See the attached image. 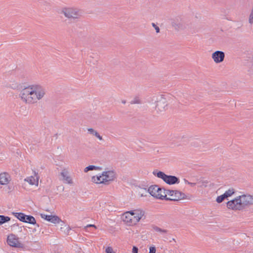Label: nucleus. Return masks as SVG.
<instances>
[{
    "label": "nucleus",
    "instance_id": "1",
    "mask_svg": "<svg viewBox=\"0 0 253 253\" xmlns=\"http://www.w3.org/2000/svg\"><path fill=\"white\" fill-rule=\"evenodd\" d=\"M45 95L46 90L42 85L39 84H32L24 86L20 90L19 96L22 102L32 105L43 99Z\"/></svg>",
    "mask_w": 253,
    "mask_h": 253
},
{
    "label": "nucleus",
    "instance_id": "2",
    "mask_svg": "<svg viewBox=\"0 0 253 253\" xmlns=\"http://www.w3.org/2000/svg\"><path fill=\"white\" fill-rule=\"evenodd\" d=\"M145 218V211L141 208L133 209L125 212L121 216L124 223L129 226H133Z\"/></svg>",
    "mask_w": 253,
    "mask_h": 253
},
{
    "label": "nucleus",
    "instance_id": "3",
    "mask_svg": "<svg viewBox=\"0 0 253 253\" xmlns=\"http://www.w3.org/2000/svg\"><path fill=\"white\" fill-rule=\"evenodd\" d=\"M252 205H253V195L243 194L228 201L226 207L230 210L240 211Z\"/></svg>",
    "mask_w": 253,
    "mask_h": 253
},
{
    "label": "nucleus",
    "instance_id": "4",
    "mask_svg": "<svg viewBox=\"0 0 253 253\" xmlns=\"http://www.w3.org/2000/svg\"><path fill=\"white\" fill-rule=\"evenodd\" d=\"M116 178L115 172L111 169L103 171L100 174L91 177V181L96 184L108 185Z\"/></svg>",
    "mask_w": 253,
    "mask_h": 253
},
{
    "label": "nucleus",
    "instance_id": "5",
    "mask_svg": "<svg viewBox=\"0 0 253 253\" xmlns=\"http://www.w3.org/2000/svg\"><path fill=\"white\" fill-rule=\"evenodd\" d=\"M60 14L69 20L79 19L82 14V11L74 7H64L61 10Z\"/></svg>",
    "mask_w": 253,
    "mask_h": 253
},
{
    "label": "nucleus",
    "instance_id": "6",
    "mask_svg": "<svg viewBox=\"0 0 253 253\" xmlns=\"http://www.w3.org/2000/svg\"><path fill=\"white\" fill-rule=\"evenodd\" d=\"M152 105L157 112H163L167 109V99L163 95L153 96L152 98Z\"/></svg>",
    "mask_w": 253,
    "mask_h": 253
},
{
    "label": "nucleus",
    "instance_id": "7",
    "mask_svg": "<svg viewBox=\"0 0 253 253\" xmlns=\"http://www.w3.org/2000/svg\"><path fill=\"white\" fill-rule=\"evenodd\" d=\"M153 173L158 178L163 179L168 184L173 185L178 184L179 182V179L177 177L173 175H168L162 171L155 170L153 172Z\"/></svg>",
    "mask_w": 253,
    "mask_h": 253
},
{
    "label": "nucleus",
    "instance_id": "8",
    "mask_svg": "<svg viewBox=\"0 0 253 253\" xmlns=\"http://www.w3.org/2000/svg\"><path fill=\"white\" fill-rule=\"evenodd\" d=\"M148 192L153 197L159 199H164L167 196L164 190L157 185L149 187Z\"/></svg>",
    "mask_w": 253,
    "mask_h": 253
},
{
    "label": "nucleus",
    "instance_id": "9",
    "mask_svg": "<svg viewBox=\"0 0 253 253\" xmlns=\"http://www.w3.org/2000/svg\"><path fill=\"white\" fill-rule=\"evenodd\" d=\"M61 180L65 184L72 185L74 183L73 179L70 173L69 168H63L60 173Z\"/></svg>",
    "mask_w": 253,
    "mask_h": 253
},
{
    "label": "nucleus",
    "instance_id": "10",
    "mask_svg": "<svg viewBox=\"0 0 253 253\" xmlns=\"http://www.w3.org/2000/svg\"><path fill=\"white\" fill-rule=\"evenodd\" d=\"M171 25L174 30L178 31L185 30L188 28L186 22L182 19H174L172 21Z\"/></svg>",
    "mask_w": 253,
    "mask_h": 253
},
{
    "label": "nucleus",
    "instance_id": "11",
    "mask_svg": "<svg viewBox=\"0 0 253 253\" xmlns=\"http://www.w3.org/2000/svg\"><path fill=\"white\" fill-rule=\"evenodd\" d=\"M7 243L11 247L22 248L23 244L19 241L18 238L14 234H10L7 237Z\"/></svg>",
    "mask_w": 253,
    "mask_h": 253
},
{
    "label": "nucleus",
    "instance_id": "12",
    "mask_svg": "<svg viewBox=\"0 0 253 253\" xmlns=\"http://www.w3.org/2000/svg\"><path fill=\"white\" fill-rule=\"evenodd\" d=\"M167 193L171 197L170 199L178 201L187 199V196L183 192L178 190H169Z\"/></svg>",
    "mask_w": 253,
    "mask_h": 253
},
{
    "label": "nucleus",
    "instance_id": "13",
    "mask_svg": "<svg viewBox=\"0 0 253 253\" xmlns=\"http://www.w3.org/2000/svg\"><path fill=\"white\" fill-rule=\"evenodd\" d=\"M40 215L42 219H44V220H46L54 224L59 223L61 221V219L55 215H47L44 213H41Z\"/></svg>",
    "mask_w": 253,
    "mask_h": 253
},
{
    "label": "nucleus",
    "instance_id": "14",
    "mask_svg": "<svg viewBox=\"0 0 253 253\" xmlns=\"http://www.w3.org/2000/svg\"><path fill=\"white\" fill-rule=\"evenodd\" d=\"M39 176L37 173H34V175L28 176L24 179V181L27 182L31 186H35L38 187L39 185Z\"/></svg>",
    "mask_w": 253,
    "mask_h": 253
},
{
    "label": "nucleus",
    "instance_id": "15",
    "mask_svg": "<svg viewBox=\"0 0 253 253\" xmlns=\"http://www.w3.org/2000/svg\"><path fill=\"white\" fill-rule=\"evenodd\" d=\"M225 54L221 51H216L212 53L211 58L215 63L222 62L224 59Z\"/></svg>",
    "mask_w": 253,
    "mask_h": 253
},
{
    "label": "nucleus",
    "instance_id": "16",
    "mask_svg": "<svg viewBox=\"0 0 253 253\" xmlns=\"http://www.w3.org/2000/svg\"><path fill=\"white\" fill-rule=\"evenodd\" d=\"M11 180V176L7 172L0 173V185H6L10 183Z\"/></svg>",
    "mask_w": 253,
    "mask_h": 253
},
{
    "label": "nucleus",
    "instance_id": "17",
    "mask_svg": "<svg viewBox=\"0 0 253 253\" xmlns=\"http://www.w3.org/2000/svg\"><path fill=\"white\" fill-rule=\"evenodd\" d=\"M98 63V58L97 57L89 56L86 60V63L90 67L96 65Z\"/></svg>",
    "mask_w": 253,
    "mask_h": 253
},
{
    "label": "nucleus",
    "instance_id": "18",
    "mask_svg": "<svg viewBox=\"0 0 253 253\" xmlns=\"http://www.w3.org/2000/svg\"><path fill=\"white\" fill-rule=\"evenodd\" d=\"M19 84L15 80H10L7 83V86L12 89H17L19 87Z\"/></svg>",
    "mask_w": 253,
    "mask_h": 253
},
{
    "label": "nucleus",
    "instance_id": "19",
    "mask_svg": "<svg viewBox=\"0 0 253 253\" xmlns=\"http://www.w3.org/2000/svg\"><path fill=\"white\" fill-rule=\"evenodd\" d=\"M87 132L93 136L96 137L99 140L102 141L103 138L102 136L97 132V130L94 129L92 128H88L87 129Z\"/></svg>",
    "mask_w": 253,
    "mask_h": 253
},
{
    "label": "nucleus",
    "instance_id": "20",
    "mask_svg": "<svg viewBox=\"0 0 253 253\" xmlns=\"http://www.w3.org/2000/svg\"><path fill=\"white\" fill-rule=\"evenodd\" d=\"M60 222L61 223L60 225V230L65 234L68 235L69 234L70 230H71V227H70L69 225L66 224L64 221L62 220Z\"/></svg>",
    "mask_w": 253,
    "mask_h": 253
},
{
    "label": "nucleus",
    "instance_id": "21",
    "mask_svg": "<svg viewBox=\"0 0 253 253\" xmlns=\"http://www.w3.org/2000/svg\"><path fill=\"white\" fill-rule=\"evenodd\" d=\"M236 190L233 188H230L227 190H226L224 193V195H225V197L228 199L229 197H231L232 195H233L235 193Z\"/></svg>",
    "mask_w": 253,
    "mask_h": 253
},
{
    "label": "nucleus",
    "instance_id": "22",
    "mask_svg": "<svg viewBox=\"0 0 253 253\" xmlns=\"http://www.w3.org/2000/svg\"><path fill=\"white\" fill-rule=\"evenodd\" d=\"M13 215L22 222L25 221L26 215L22 212H13Z\"/></svg>",
    "mask_w": 253,
    "mask_h": 253
},
{
    "label": "nucleus",
    "instance_id": "23",
    "mask_svg": "<svg viewBox=\"0 0 253 253\" xmlns=\"http://www.w3.org/2000/svg\"><path fill=\"white\" fill-rule=\"evenodd\" d=\"M100 169V168L99 167L95 166L94 165H90L85 167L84 169V171L86 173L90 170H98Z\"/></svg>",
    "mask_w": 253,
    "mask_h": 253
},
{
    "label": "nucleus",
    "instance_id": "24",
    "mask_svg": "<svg viewBox=\"0 0 253 253\" xmlns=\"http://www.w3.org/2000/svg\"><path fill=\"white\" fill-rule=\"evenodd\" d=\"M25 221L24 222L28 223L31 224H35L36 221L35 218L31 215H26Z\"/></svg>",
    "mask_w": 253,
    "mask_h": 253
},
{
    "label": "nucleus",
    "instance_id": "25",
    "mask_svg": "<svg viewBox=\"0 0 253 253\" xmlns=\"http://www.w3.org/2000/svg\"><path fill=\"white\" fill-rule=\"evenodd\" d=\"M10 220V218L9 217L0 215V225H1L5 222H7Z\"/></svg>",
    "mask_w": 253,
    "mask_h": 253
},
{
    "label": "nucleus",
    "instance_id": "26",
    "mask_svg": "<svg viewBox=\"0 0 253 253\" xmlns=\"http://www.w3.org/2000/svg\"><path fill=\"white\" fill-rule=\"evenodd\" d=\"M147 192L148 190H147L146 189L140 188L138 191V195L141 197L146 196Z\"/></svg>",
    "mask_w": 253,
    "mask_h": 253
},
{
    "label": "nucleus",
    "instance_id": "27",
    "mask_svg": "<svg viewBox=\"0 0 253 253\" xmlns=\"http://www.w3.org/2000/svg\"><path fill=\"white\" fill-rule=\"evenodd\" d=\"M227 199L224 194L217 196L216 199V202L217 203H221L224 199Z\"/></svg>",
    "mask_w": 253,
    "mask_h": 253
},
{
    "label": "nucleus",
    "instance_id": "28",
    "mask_svg": "<svg viewBox=\"0 0 253 253\" xmlns=\"http://www.w3.org/2000/svg\"><path fill=\"white\" fill-rule=\"evenodd\" d=\"M130 103L132 104H140L141 103V100L138 97H135L131 101Z\"/></svg>",
    "mask_w": 253,
    "mask_h": 253
},
{
    "label": "nucleus",
    "instance_id": "29",
    "mask_svg": "<svg viewBox=\"0 0 253 253\" xmlns=\"http://www.w3.org/2000/svg\"><path fill=\"white\" fill-rule=\"evenodd\" d=\"M154 230L158 232L163 233H166L167 232V231L164 229H162L157 226H154L153 227Z\"/></svg>",
    "mask_w": 253,
    "mask_h": 253
},
{
    "label": "nucleus",
    "instance_id": "30",
    "mask_svg": "<svg viewBox=\"0 0 253 253\" xmlns=\"http://www.w3.org/2000/svg\"><path fill=\"white\" fill-rule=\"evenodd\" d=\"M183 182H184V183L185 184H188V185H189L192 187H194L196 185V183L190 182L188 181L187 179H186L185 178L183 179Z\"/></svg>",
    "mask_w": 253,
    "mask_h": 253
},
{
    "label": "nucleus",
    "instance_id": "31",
    "mask_svg": "<svg viewBox=\"0 0 253 253\" xmlns=\"http://www.w3.org/2000/svg\"><path fill=\"white\" fill-rule=\"evenodd\" d=\"M201 185H200V187H206L207 186V184L208 183L207 180H202L200 182Z\"/></svg>",
    "mask_w": 253,
    "mask_h": 253
},
{
    "label": "nucleus",
    "instance_id": "32",
    "mask_svg": "<svg viewBox=\"0 0 253 253\" xmlns=\"http://www.w3.org/2000/svg\"><path fill=\"white\" fill-rule=\"evenodd\" d=\"M105 252L106 253H114L113 248L111 247H108L106 249Z\"/></svg>",
    "mask_w": 253,
    "mask_h": 253
},
{
    "label": "nucleus",
    "instance_id": "33",
    "mask_svg": "<svg viewBox=\"0 0 253 253\" xmlns=\"http://www.w3.org/2000/svg\"><path fill=\"white\" fill-rule=\"evenodd\" d=\"M152 25L154 28V29H155L156 32L157 33H158L160 32V29H159V27L157 25H156L155 23H152Z\"/></svg>",
    "mask_w": 253,
    "mask_h": 253
},
{
    "label": "nucleus",
    "instance_id": "34",
    "mask_svg": "<svg viewBox=\"0 0 253 253\" xmlns=\"http://www.w3.org/2000/svg\"><path fill=\"white\" fill-rule=\"evenodd\" d=\"M149 253H156V248L155 247H150L149 248Z\"/></svg>",
    "mask_w": 253,
    "mask_h": 253
},
{
    "label": "nucleus",
    "instance_id": "35",
    "mask_svg": "<svg viewBox=\"0 0 253 253\" xmlns=\"http://www.w3.org/2000/svg\"><path fill=\"white\" fill-rule=\"evenodd\" d=\"M132 252L133 253H138V248L135 246L133 247Z\"/></svg>",
    "mask_w": 253,
    "mask_h": 253
},
{
    "label": "nucleus",
    "instance_id": "36",
    "mask_svg": "<svg viewBox=\"0 0 253 253\" xmlns=\"http://www.w3.org/2000/svg\"><path fill=\"white\" fill-rule=\"evenodd\" d=\"M92 227L95 228H96V226L94 224H88L85 227V228H87V227Z\"/></svg>",
    "mask_w": 253,
    "mask_h": 253
},
{
    "label": "nucleus",
    "instance_id": "37",
    "mask_svg": "<svg viewBox=\"0 0 253 253\" xmlns=\"http://www.w3.org/2000/svg\"><path fill=\"white\" fill-rule=\"evenodd\" d=\"M122 103L123 104H125L126 103V100H122Z\"/></svg>",
    "mask_w": 253,
    "mask_h": 253
}]
</instances>
